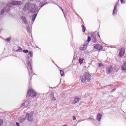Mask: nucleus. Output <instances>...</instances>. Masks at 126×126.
<instances>
[{"label": "nucleus", "instance_id": "obj_20", "mask_svg": "<svg viewBox=\"0 0 126 126\" xmlns=\"http://www.w3.org/2000/svg\"><path fill=\"white\" fill-rule=\"evenodd\" d=\"M30 104V102L28 100L26 101L22 104L23 106H28Z\"/></svg>", "mask_w": 126, "mask_h": 126}, {"label": "nucleus", "instance_id": "obj_39", "mask_svg": "<svg viewBox=\"0 0 126 126\" xmlns=\"http://www.w3.org/2000/svg\"><path fill=\"white\" fill-rule=\"evenodd\" d=\"M16 125L17 126H20L19 123H18L17 122L16 123Z\"/></svg>", "mask_w": 126, "mask_h": 126}, {"label": "nucleus", "instance_id": "obj_26", "mask_svg": "<svg viewBox=\"0 0 126 126\" xmlns=\"http://www.w3.org/2000/svg\"><path fill=\"white\" fill-rule=\"evenodd\" d=\"M4 8L5 9V11L6 12H8V11H9L10 10V9L8 7H4Z\"/></svg>", "mask_w": 126, "mask_h": 126}, {"label": "nucleus", "instance_id": "obj_17", "mask_svg": "<svg viewBox=\"0 0 126 126\" xmlns=\"http://www.w3.org/2000/svg\"><path fill=\"white\" fill-rule=\"evenodd\" d=\"M44 2H42V3H40L39 4V7H40L39 8V9L38 10H40V9H41V8H42V7H43V6L46 5V4H48V2H45V3H44Z\"/></svg>", "mask_w": 126, "mask_h": 126}, {"label": "nucleus", "instance_id": "obj_31", "mask_svg": "<svg viewBox=\"0 0 126 126\" xmlns=\"http://www.w3.org/2000/svg\"><path fill=\"white\" fill-rule=\"evenodd\" d=\"M29 55H30L31 58H32V57H33V52L30 51L29 52Z\"/></svg>", "mask_w": 126, "mask_h": 126}, {"label": "nucleus", "instance_id": "obj_35", "mask_svg": "<svg viewBox=\"0 0 126 126\" xmlns=\"http://www.w3.org/2000/svg\"><path fill=\"white\" fill-rule=\"evenodd\" d=\"M120 1H121V3L122 4H125V0H120Z\"/></svg>", "mask_w": 126, "mask_h": 126}, {"label": "nucleus", "instance_id": "obj_28", "mask_svg": "<svg viewBox=\"0 0 126 126\" xmlns=\"http://www.w3.org/2000/svg\"><path fill=\"white\" fill-rule=\"evenodd\" d=\"M60 73L61 76H63V75H64V72L63 70H60Z\"/></svg>", "mask_w": 126, "mask_h": 126}, {"label": "nucleus", "instance_id": "obj_12", "mask_svg": "<svg viewBox=\"0 0 126 126\" xmlns=\"http://www.w3.org/2000/svg\"><path fill=\"white\" fill-rule=\"evenodd\" d=\"M22 2L20 1H12L11 3L12 5H21Z\"/></svg>", "mask_w": 126, "mask_h": 126}, {"label": "nucleus", "instance_id": "obj_22", "mask_svg": "<svg viewBox=\"0 0 126 126\" xmlns=\"http://www.w3.org/2000/svg\"><path fill=\"white\" fill-rule=\"evenodd\" d=\"M36 17H37V14H34L32 15V21H35V19H36Z\"/></svg>", "mask_w": 126, "mask_h": 126}, {"label": "nucleus", "instance_id": "obj_37", "mask_svg": "<svg viewBox=\"0 0 126 126\" xmlns=\"http://www.w3.org/2000/svg\"><path fill=\"white\" fill-rule=\"evenodd\" d=\"M116 89H112V91H111V92L112 93L115 92V91H116Z\"/></svg>", "mask_w": 126, "mask_h": 126}, {"label": "nucleus", "instance_id": "obj_29", "mask_svg": "<svg viewBox=\"0 0 126 126\" xmlns=\"http://www.w3.org/2000/svg\"><path fill=\"white\" fill-rule=\"evenodd\" d=\"M98 67L99 68L103 67H104V64H103V63H98Z\"/></svg>", "mask_w": 126, "mask_h": 126}, {"label": "nucleus", "instance_id": "obj_30", "mask_svg": "<svg viewBox=\"0 0 126 126\" xmlns=\"http://www.w3.org/2000/svg\"><path fill=\"white\" fill-rule=\"evenodd\" d=\"M23 53H24L25 54H27L28 53H29V51L28 50H23Z\"/></svg>", "mask_w": 126, "mask_h": 126}, {"label": "nucleus", "instance_id": "obj_48", "mask_svg": "<svg viewBox=\"0 0 126 126\" xmlns=\"http://www.w3.org/2000/svg\"><path fill=\"white\" fill-rule=\"evenodd\" d=\"M28 60H29V58H28Z\"/></svg>", "mask_w": 126, "mask_h": 126}, {"label": "nucleus", "instance_id": "obj_10", "mask_svg": "<svg viewBox=\"0 0 126 126\" xmlns=\"http://www.w3.org/2000/svg\"><path fill=\"white\" fill-rule=\"evenodd\" d=\"M94 48L95 50H97V51H101V50H102L103 49V47H102V46H101V45H100L99 44H95Z\"/></svg>", "mask_w": 126, "mask_h": 126}, {"label": "nucleus", "instance_id": "obj_41", "mask_svg": "<svg viewBox=\"0 0 126 126\" xmlns=\"http://www.w3.org/2000/svg\"><path fill=\"white\" fill-rule=\"evenodd\" d=\"M92 119H93V118H91V117L89 118V120L90 121H92Z\"/></svg>", "mask_w": 126, "mask_h": 126}, {"label": "nucleus", "instance_id": "obj_33", "mask_svg": "<svg viewBox=\"0 0 126 126\" xmlns=\"http://www.w3.org/2000/svg\"><path fill=\"white\" fill-rule=\"evenodd\" d=\"M21 19H22V20H23V21H25V20H26V18L24 16H22Z\"/></svg>", "mask_w": 126, "mask_h": 126}, {"label": "nucleus", "instance_id": "obj_40", "mask_svg": "<svg viewBox=\"0 0 126 126\" xmlns=\"http://www.w3.org/2000/svg\"><path fill=\"white\" fill-rule=\"evenodd\" d=\"M92 122H93V123L94 122H95V120L94 119H93V118H92Z\"/></svg>", "mask_w": 126, "mask_h": 126}, {"label": "nucleus", "instance_id": "obj_23", "mask_svg": "<svg viewBox=\"0 0 126 126\" xmlns=\"http://www.w3.org/2000/svg\"><path fill=\"white\" fill-rule=\"evenodd\" d=\"M4 12H6L5 11V8H3L1 10V12H0L1 15H2V14H3V13H4Z\"/></svg>", "mask_w": 126, "mask_h": 126}, {"label": "nucleus", "instance_id": "obj_6", "mask_svg": "<svg viewBox=\"0 0 126 126\" xmlns=\"http://www.w3.org/2000/svg\"><path fill=\"white\" fill-rule=\"evenodd\" d=\"M91 41V37L88 36L87 41H86L84 43V46L82 48V51H84V50H86V48H87V45H88V43Z\"/></svg>", "mask_w": 126, "mask_h": 126}, {"label": "nucleus", "instance_id": "obj_19", "mask_svg": "<svg viewBox=\"0 0 126 126\" xmlns=\"http://www.w3.org/2000/svg\"><path fill=\"white\" fill-rule=\"evenodd\" d=\"M121 68L122 70L126 71V62H124L122 65Z\"/></svg>", "mask_w": 126, "mask_h": 126}, {"label": "nucleus", "instance_id": "obj_25", "mask_svg": "<svg viewBox=\"0 0 126 126\" xmlns=\"http://www.w3.org/2000/svg\"><path fill=\"white\" fill-rule=\"evenodd\" d=\"M23 50H22V48L20 47H19V48L16 50V52H23Z\"/></svg>", "mask_w": 126, "mask_h": 126}, {"label": "nucleus", "instance_id": "obj_38", "mask_svg": "<svg viewBox=\"0 0 126 126\" xmlns=\"http://www.w3.org/2000/svg\"><path fill=\"white\" fill-rule=\"evenodd\" d=\"M24 22L25 24H26V25H27V20H25V21H24Z\"/></svg>", "mask_w": 126, "mask_h": 126}, {"label": "nucleus", "instance_id": "obj_43", "mask_svg": "<svg viewBox=\"0 0 126 126\" xmlns=\"http://www.w3.org/2000/svg\"><path fill=\"white\" fill-rule=\"evenodd\" d=\"M107 86H113V85H108Z\"/></svg>", "mask_w": 126, "mask_h": 126}, {"label": "nucleus", "instance_id": "obj_18", "mask_svg": "<svg viewBox=\"0 0 126 126\" xmlns=\"http://www.w3.org/2000/svg\"><path fill=\"white\" fill-rule=\"evenodd\" d=\"M25 120H26V117H20L19 118V122H20L21 124H22V123H24Z\"/></svg>", "mask_w": 126, "mask_h": 126}, {"label": "nucleus", "instance_id": "obj_5", "mask_svg": "<svg viewBox=\"0 0 126 126\" xmlns=\"http://www.w3.org/2000/svg\"><path fill=\"white\" fill-rule=\"evenodd\" d=\"M37 96V93L35 92V91L32 89H30L28 91L27 98L30 97H36Z\"/></svg>", "mask_w": 126, "mask_h": 126}, {"label": "nucleus", "instance_id": "obj_13", "mask_svg": "<svg viewBox=\"0 0 126 126\" xmlns=\"http://www.w3.org/2000/svg\"><path fill=\"white\" fill-rule=\"evenodd\" d=\"M118 4H119V3H116V4L115 5L113 11V15H115L116 13H117V12L118 11V10L117 9L118 8Z\"/></svg>", "mask_w": 126, "mask_h": 126}, {"label": "nucleus", "instance_id": "obj_27", "mask_svg": "<svg viewBox=\"0 0 126 126\" xmlns=\"http://www.w3.org/2000/svg\"><path fill=\"white\" fill-rule=\"evenodd\" d=\"M10 40H11V37H9V38L4 39V40L7 41L8 43H9V42H10Z\"/></svg>", "mask_w": 126, "mask_h": 126}, {"label": "nucleus", "instance_id": "obj_15", "mask_svg": "<svg viewBox=\"0 0 126 126\" xmlns=\"http://www.w3.org/2000/svg\"><path fill=\"white\" fill-rule=\"evenodd\" d=\"M80 98L78 97H76L75 98H74V101H73L72 102V104H76V103H78V102H79V101H80Z\"/></svg>", "mask_w": 126, "mask_h": 126}, {"label": "nucleus", "instance_id": "obj_7", "mask_svg": "<svg viewBox=\"0 0 126 126\" xmlns=\"http://www.w3.org/2000/svg\"><path fill=\"white\" fill-rule=\"evenodd\" d=\"M31 6V4H30V3L29 2H28L24 6V8L23 9V12H26V11H27V10H28L29 8H30Z\"/></svg>", "mask_w": 126, "mask_h": 126}, {"label": "nucleus", "instance_id": "obj_2", "mask_svg": "<svg viewBox=\"0 0 126 126\" xmlns=\"http://www.w3.org/2000/svg\"><path fill=\"white\" fill-rule=\"evenodd\" d=\"M31 8L29 10V12L30 13H32L34 14V13H36V14H38L39 12V10L38 9V7L34 3H32L31 5Z\"/></svg>", "mask_w": 126, "mask_h": 126}, {"label": "nucleus", "instance_id": "obj_8", "mask_svg": "<svg viewBox=\"0 0 126 126\" xmlns=\"http://www.w3.org/2000/svg\"><path fill=\"white\" fill-rule=\"evenodd\" d=\"M92 41L93 43H97V42H99V38L97 39V36L95 34H92Z\"/></svg>", "mask_w": 126, "mask_h": 126}, {"label": "nucleus", "instance_id": "obj_14", "mask_svg": "<svg viewBox=\"0 0 126 126\" xmlns=\"http://www.w3.org/2000/svg\"><path fill=\"white\" fill-rule=\"evenodd\" d=\"M112 70H113V67H112V66H110L106 68L107 73H109V74L112 73Z\"/></svg>", "mask_w": 126, "mask_h": 126}, {"label": "nucleus", "instance_id": "obj_16", "mask_svg": "<svg viewBox=\"0 0 126 126\" xmlns=\"http://www.w3.org/2000/svg\"><path fill=\"white\" fill-rule=\"evenodd\" d=\"M101 119H102V114L101 113H98L96 116V120L98 122H100L101 121Z\"/></svg>", "mask_w": 126, "mask_h": 126}, {"label": "nucleus", "instance_id": "obj_11", "mask_svg": "<svg viewBox=\"0 0 126 126\" xmlns=\"http://www.w3.org/2000/svg\"><path fill=\"white\" fill-rule=\"evenodd\" d=\"M50 97L52 101H56V100H57L56 96H55V93L53 92H52L50 94Z\"/></svg>", "mask_w": 126, "mask_h": 126}, {"label": "nucleus", "instance_id": "obj_44", "mask_svg": "<svg viewBox=\"0 0 126 126\" xmlns=\"http://www.w3.org/2000/svg\"><path fill=\"white\" fill-rule=\"evenodd\" d=\"M43 2H46V0H43Z\"/></svg>", "mask_w": 126, "mask_h": 126}, {"label": "nucleus", "instance_id": "obj_32", "mask_svg": "<svg viewBox=\"0 0 126 126\" xmlns=\"http://www.w3.org/2000/svg\"><path fill=\"white\" fill-rule=\"evenodd\" d=\"M97 35H98V37H99V42H101V38L100 37V34L99 33V32H97Z\"/></svg>", "mask_w": 126, "mask_h": 126}, {"label": "nucleus", "instance_id": "obj_47", "mask_svg": "<svg viewBox=\"0 0 126 126\" xmlns=\"http://www.w3.org/2000/svg\"><path fill=\"white\" fill-rule=\"evenodd\" d=\"M60 9H62V7H60Z\"/></svg>", "mask_w": 126, "mask_h": 126}, {"label": "nucleus", "instance_id": "obj_3", "mask_svg": "<svg viewBox=\"0 0 126 126\" xmlns=\"http://www.w3.org/2000/svg\"><path fill=\"white\" fill-rule=\"evenodd\" d=\"M31 63H32V60H31L28 61L27 62V64L28 65L27 68L28 69L29 76L31 77V78H32V75H33V71L32 70V65H31Z\"/></svg>", "mask_w": 126, "mask_h": 126}, {"label": "nucleus", "instance_id": "obj_42", "mask_svg": "<svg viewBox=\"0 0 126 126\" xmlns=\"http://www.w3.org/2000/svg\"><path fill=\"white\" fill-rule=\"evenodd\" d=\"M73 61H75V58L74 57V56L73 57Z\"/></svg>", "mask_w": 126, "mask_h": 126}, {"label": "nucleus", "instance_id": "obj_46", "mask_svg": "<svg viewBox=\"0 0 126 126\" xmlns=\"http://www.w3.org/2000/svg\"><path fill=\"white\" fill-rule=\"evenodd\" d=\"M36 48H37V49H39V47L38 46H36Z\"/></svg>", "mask_w": 126, "mask_h": 126}, {"label": "nucleus", "instance_id": "obj_49", "mask_svg": "<svg viewBox=\"0 0 126 126\" xmlns=\"http://www.w3.org/2000/svg\"><path fill=\"white\" fill-rule=\"evenodd\" d=\"M104 87H106V86H104Z\"/></svg>", "mask_w": 126, "mask_h": 126}, {"label": "nucleus", "instance_id": "obj_9", "mask_svg": "<svg viewBox=\"0 0 126 126\" xmlns=\"http://www.w3.org/2000/svg\"><path fill=\"white\" fill-rule=\"evenodd\" d=\"M125 52H126V49H125L124 48H122L120 49L119 54V56L120 57V58H122V57H123V56L125 55Z\"/></svg>", "mask_w": 126, "mask_h": 126}, {"label": "nucleus", "instance_id": "obj_1", "mask_svg": "<svg viewBox=\"0 0 126 126\" xmlns=\"http://www.w3.org/2000/svg\"><path fill=\"white\" fill-rule=\"evenodd\" d=\"M80 79L83 83L89 82L91 80V75L88 73H85L83 76L81 77Z\"/></svg>", "mask_w": 126, "mask_h": 126}, {"label": "nucleus", "instance_id": "obj_4", "mask_svg": "<svg viewBox=\"0 0 126 126\" xmlns=\"http://www.w3.org/2000/svg\"><path fill=\"white\" fill-rule=\"evenodd\" d=\"M34 115V111H31L30 113L26 114V120H27L29 123H32L33 122V115Z\"/></svg>", "mask_w": 126, "mask_h": 126}, {"label": "nucleus", "instance_id": "obj_21", "mask_svg": "<svg viewBox=\"0 0 126 126\" xmlns=\"http://www.w3.org/2000/svg\"><path fill=\"white\" fill-rule=\"evenodd\" d=\"M83 61H84V59L83 58H79V63L80 64H82L83 63Z\"/></svg>", "mask_w": 126, "mask_h": 126}, {"label": "nucleus", "instance_id": "obj_34", "mask_svg": "<svg viewBox=\"0 0 126 126\" xmlns=\"http://www.w3.org/2000/svg\"><path fill=\"white\" fill-rule=\"evenodd\" d=\"M3 124L2 120L0 119V126H1Z\"/></svg>", "mask_w": 126, "mask_h": 126}, {"label": "nucleus", "instance_id": "obj_24", "mask_svg": "<svg viewBox=\"0 0 126 126\" xmlns=\"http://www.w3.org/2000/svg\"><path fill=\"white\" fill-rule=\"evenodd\" d=\"M81 27L82 28V32L83 33H84V32H85V31L86 30V28H85V27H84V25H82Z\"/></svg>", "mask_w": 126, "mask_h": 126}, {"label": "nucleus", "instance_id": "obj_45", "mask_svg": "<svg viewBox=\"0 0 126 126\" xmlns=\"http://www.w3.org/2000/svg\"><path fill=\"white\" fill-rule=\"evenodd\" d=\"M61 10L63 11V8H61Z\"/></svg>", "mask_w": 126, "mask_h": 126}, {"label": "nucleus", "instance_id": "obj_36", "mask_svg": "<svg viewBox=\"0 0 126 126\" xmlns=\"http://www.w3.org/2000/svg\"><path fill=\"white\" fill-rule=\"evenodd\" d=\"M75 120H76V117H75V116H73V121H75Z\"/></svg>", "mask_w": 126, "mask_h": 126}]
</instances>
